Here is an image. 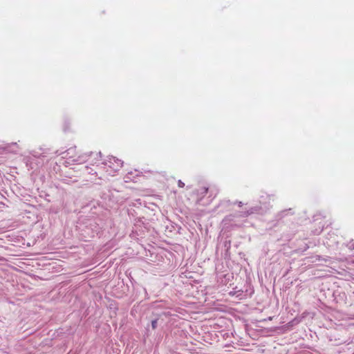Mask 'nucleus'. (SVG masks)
Returning <instances> with one entry per match:
<instances>
[{
    "label": "nucleus",
    "mask_w": 354,
    "mask_h": 354,
    "mask_svg": "<svg viewBox=\"0 0 354 354\" xmlns=\"http://www.w3.org/2000/svg\"><path fill=\"white\" fill-rule=\"evenodd\" d=\"M207 192H208V188L205 186L201 187L200 188H198L196 190V193H197L198 196H201L199 200L203 198L204 197V196L207 193Z\"/></svg>",
    "instance_id": "f257e3e1"
},
{
    "label": "nucleus",
    "mask_w": 354,
    "mask_h": 354,
    "mask_svg": "<svg viewBox=\"0 0 354 354\" xmlns=\"http://www.w3.org/2000/svg\"><path fill=\"white\" fill-rule=\"evenodd\" d=\"M178 185L179 187H184L185 183L182 182L180 180L178 181Z\"/></svg>",
    "instance_id": "f03ea898"
},
{
    "label": "nucleus",
    "mask_w": 354,
    "mask_h": 354,
    "mask_svg": "<svg viewBox=\"0 0 354 354\" xmlns=\"http://www.w3.org/2000/svg\"><path fill=\"white\" fill-rule=\"evenodd\" d=\"M156 321H153L152 322V327H153V328H156Z\"/></svg>",
    "instance_id": "7ed1b4c3"
}]
</instances>
